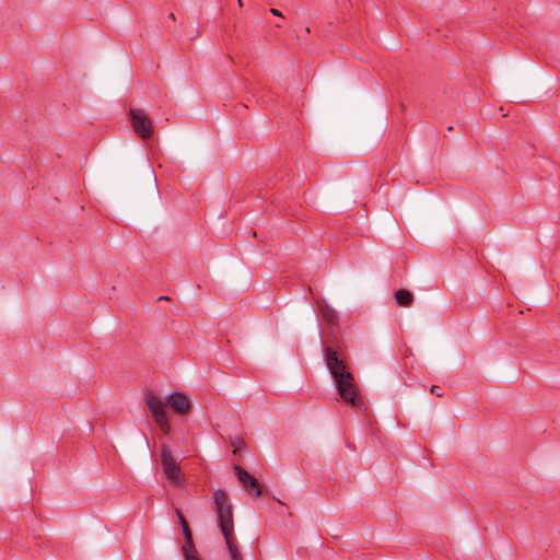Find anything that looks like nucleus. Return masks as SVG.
Wrapping results in <instances>:
<instances>
[{
    "label": "nucleus",
    "mask_w": 560,
    "mask_h": 560,
    "mask_svg": "<svg viewBox=\"0 0 560 560\" xmlns=\"http://www.w3.org/2000/svg\"><path fill=\"white\" fill-rule=\"evenodd\" d=\"M238 4L242 7L243 5V2L242 0H237Z\"/></svg>",
    "instance_id": "obj_18"
},
{
    "label": "nucleus",
    "mask_w": 560,
    "mask_h": 560,
    "mask_svg": "<svg viewBox=\"0 0 560 560\" xmlns=\"http://www.w3.org/2000/svg\"><path fill=\"white\" fill-rule=\"evenodd\" d=\"M270 12L273 14V15H277V16H282L281 12L277 9H271Z\"/></svg>",
    "instance_id": "obj_15"
},
{
    "label": "nucleus",
    "mask_w": 560,
    "mask_h": 560,
    "mask_svg": "<svg viewBox=\"0 0 560 560\" xmlns=\"http://www.w3.org/2000/svg\"><path fill=\"white\" fill-rule=\"evenodd\" d=\"M394 299L400 306H410L413 302V294L406 290V289H399L394 293Z\"/></svg>",
    "instance_id": "obj_10"
},
{
    "label": "nucleus",
    "mask_w": 560,
    "mask_h": 560,
    "mask_svg": "<svg viewBox=\"0 0 560 560\" xmlns=\"http://www.w3.org/2000/svg\"><path fill=\"white\" fill-rule=\"evenodd\" d=\"M331 536H332L335 539L339 537V535H338V534H331Z\"/></svg>",
    "instance_id": "obj_17"
},
{
    "label": "nucleus",
    "mask_w": 560,
    "mask_h": 560,
    "mask_svg": "<svg viewBox=\"0 0 560 560\" xmlns=\"http://www.w3.org/2000/svg\"><path fill=\"white\" fill-rule=\"evenodd\" d=\"M430 392L434 394L438 397H442L443 393L440 390V387L438 385H432L430 388Z\"/></svg>",
    "instance_id": "obj_14"
},
{
    "label": "nucleus",
    "mask_w": 560,
    "mask_h": 560,
    "mask_svg": "<svg viewBox=\"0 0 560 560\" xmlns=\"http://www.w3.org/2000/svg\"><path fill=\"white\" fill-rule=\"evenodd\" d=\"M234 471L240 483H242L249 494H254L255 497L261 495V488L255 476L238 465L234 466Z\"/></svg>",
    "instance_id": "obj_6"
},
{
    "label": "nucleus",
    "mask_w": 560,
    "mask_h": 560,
    "mask_svg": "<svg viewBox=\"0 0 560 560\" xmlns=\"http://www.w3.org/2000/svg\"><path fill=\"white\" fill-rule=\"evenodd\" d=\"M170 406L178 413H186L190 408V401L187 395L174 393L167 397Z\"/></svg>",
    "instance_id": "obj_9"
},
{
    "label": "nucleus",
    "mask_w": 560,
    "mask_h": 560,
    "mask_svg": "<svg viewBox=\"0 0 560 560\" xmlns=\"http://www.w3.org/2000/svg\"><path fill=\"white\" fill-rule=\"evenodd\" d=\"M129 115L131 126L137 136L143 140L150 139L153 136L154 128L149 115L139 108H131Z\"/></svg>",
    "instance_id": "obj_4"
},
{
    "label": "nucleus",
    "mask_w": 560,
    "mask_h": 560,
    "mask_svg": "<svg viewBox=\"0 0 560 560\" xmlns=\"http://www.w3.org/2000/svg\"><path fill=\"white\" fill-rule=\"evenodd\" d=\"M213 505L218 515V525H233L232 504L224 490H215L213 493Z\"/></svg>",
    "instance_id": "obj_3"
},
{
    "label": "nucleus",
    "mask_w": 560,
    "mask_h": 560,
    "mask_svg": "<svg viewBox=\"0 0 560 560\" xmlns=\"http://www.w3.org/2000/svg\"><path fill=\"white\" fill-rule=\"evenodd\" d=\"M170 18L173 19V20L175 19L173 13L170 14Z\"/></svg>",
    "instance_id": "obj_19"
},
{
    "label": "nucleus",
    "mask_w": 560,
    "mask_h": 560,
    "mask_svg": "<svg viewBox=\"0 0 560 560\" xmlns=\"http://www.w3.org/2000/svg\"><path fill=\"white\" fill-rule=\"evenodd\" d=\"M161 464L164 474L175 486H182L184 483L179 464L165 444L161 446Z\"/></svg>",
    "instance_id": "obj_2"
},
{
    "label": "nucleus",
    "mask_w": 560,
    "mask_h": 560,
    "mask_svg": "<svg viewBox=\"0 0 560 560\" xmlns=\"http://www.w3.org/2000/svg\"><path fill=\"white\" fill-rule=\"evenodd\" d=\"M175 513H176V516L178 518V523L179 525H183V526H186L188 525L187 521L185 520L184 515L178 511V510H175Z\"/></svg>",
    "instance_id": "obj_13"
},
{
    "label": "nucleus",
    "mask_w": 560,
    "mask_h": 560,
    "mask_svg": "<svg viewBox=\"0 0 560 560\" xmlns=\"http://www.w3.org/2000/svg\"><path fill=\"white\" fill-rule=\"evenodd\" d=\"M232 446L234 447V453H237L245 444L244 441L241 439L232 440L231 441Z\"/></svg>",
    "instance_id": "obj_12"
},
{
    "label": "nucleus",
    "mask_w": 560,
    "mask_h": 560,
    "mask_svg": "<svg viewBox=\"0 0 560 560\" xmlns=\"http://www.w3.org/2000/svg\"><path fill=\"white\" fill-rule=\"evenodd\" d=\"M159 300H168L167 296H160Z\"/></svg>",
    "instance_id": "obj_16"
},
{
    "label": "nucleus",
    "mask_w": 560,
    "mask_h": 560,
    "mask_svg": "<svg viewBox=\"0 0 560 560\" xmlns=\"http://www.w3.org/2000/svg\"><path fill=\"white\" fill-rule=\"evenodd\" d=\"M182 533L184 536V544L182 545L180 550L185 560H200L194 542L191 527H182Z\"/></svg>",
    "instance_id": "obj_7"
},
{
    "label": "nucleus",
    "mask_w": 560,
    "mask_h": 560,
    "mask_svg": "<svg viewBox=\"0 0 560 560\" xmlns=\"http://www.w3.org/2000/svg\"><path fill=\"white\" fill-rule=\"evenodd\" d=\"M322 316L327 322V324L330 327V330L332 334H335V329L338 324V314L334 308H330L328 306H325L322 308Z\"/></svg>",
    "instance_id": "obj_11"
},
{
    "label": "nucleus",
    "mask_w": 560,
    "mask_h": 560,
    "mask_svg": "<svg viewBox=\"0 0 560 560\" xmlns=\"http://www.w3.org/2000/svg\"><path fill=\"white\" fill-rule=\"evenodd\" d=\"M220 529L224 537L230 559L243 560V557L238 550L237 539L234 535V527H220Z\"/></svg>",
    "instance_id": "obj_8"
},
{
    "label": "nucleus",
    "mask_w": 560,
    "mask_h": 560,
    "mask_svg": "<svg viewBox=\"0 0 560 560\" xmlns=\"http://www.w3.org/2000/svg\"><path fill=\"white\" fill-rule=\"evenodd\" d=\"M323 353L326 365L335 378L338 393L342 400L353 407H362L363 402L357 396L353 375L347 371L346 363L338 358L337 351L330 347H323Z\"/></svg>",
    "instance_id": "obj_1"
},
{
    "label": "nucleus",
    "mask_w": 560,
    "mask_h": 560,
    "mask_svg": "<svg viewBox=\"0 0 560 560\" xmlns=\"http://www.w3.org/2000/svg\"><path fill=\"white\" fill-rule=\"evenodd\" d=\"M145 402L161 431L168 434L171 424L165 410L166 404L152 393L147 395Z\"/></svg>",
    "instance_id": "obj_5"
}]
</instances>
